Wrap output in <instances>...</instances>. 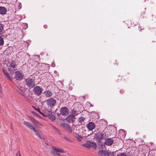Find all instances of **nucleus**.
<instances>
[{
  "label": "nucleus",
  "instance_id": "nucleus-20",
  "mask_svg": "<svg viewBox=\"0 0 156 156\" xmlns=\"http://www.w3.org/2000/svg\"><path fill=\"white\" fill-rule=\"evenodd\" d=\"M53 150L55 151H56V152L62 153H64V150L60 148L54 147L53 148Z\"/></svg>",
  "mask_w": 156,
  "mask_h": 156
},
{
  "label": "nucleus",
  "instance_id": "nucleus-51",
  "mask_svg": "<svg viewBox=\"0 0 156 156\" xmlns=\"http://www.w3.org/2000/svg\"><path fill=\"white\" fill-rule=\"evenodd\" d=\"M56 71H54V73H56Z\"/></svg>",
  "mask_w": 156,
  "mask_h": 156
},
{
  "label": "nucleus",
  "instance_id": "nucleus-17",
  "mask_svg": "<svg viewBox=\"0 0 156 156\" xmlns=\"http://www.w3.org/2000/svg\"><path fill=\"white\" fill-rule=\"evenodd\" d=\"M9 63L11 67L13 68H16L17 66L16 62L13 60H11Z\"/></svg>",
  "mask_w": 156,
  "mask_h": 156
},
{
  "label": "nucleus",
  "instance_id": "nucleus-11",
  "mask_svg": "<svg viewBox=\"0 0 156 156\" xmlns=\"http://www.w3.org/2000/svg\"><path fill=\"white\" fill-rule=\"evenodd\" d=\"M114 138H108L105 141V144L107 146H110L112 145L114 142V140L113 139Z\"/></svg>",
  "mask_w": 156,
  "mask_h": 156
},
{
  "label": "nucleus",
  "instance_id": "nucleus-26",
  "mask_svg": "<svg viewBox=\"0 0 156 156\" xmlns=\"http://www.w3.org/2000/svg\"><path fill=\"white\" fill-rule=\"evenodd\" d=\"M2 36H3V35L0 37V46L3 45L4 44V41L3 38L2 37Z\"/></svg>",
  "mask_w": 156,
  "mask_h": 156
},
{
  "label": "nucleus",
  "instance_id": "nucleus-49",
  "mask_svg": "<svg viewBox=\"0 0 156 156\" xmlns=\"http://www.w3.org/2000/svg\"><path fill=\"white\" fill-rule=\"evenodd\" d=\"M90 106H91V107H93V105H92L91 104H90Z\"/></svg>",
  "mask_w": 156,
  "mask_h": 156
},
{
  "label": "nucleus",
  "instance_id": "nucleus-3",
  "mask_svg": "<svg viewBox=\"0 0 156 156\" xmlns=\"http://www.w3.org/2000/svg\"><path fill=\"white\" fill-rule=\"evenodd\" d=\"M43 89L40 87L37 86L34 87L33 92L34 94L37 96H39L42 92Z\"/></svg>",
  "mask_w": 156,
  "mask_h": 156
},
{
  "label": "nucleus",
  "instance_id": "nucleus-50",
  "mask_svg": "<svg viewBox=\"0 0 156 156\" xmlns=\"http://www.w3.org/2000/svg\"><path fill=\"white\" fill-rule=\"evenodd\" d=\"M56 71H54V73H56Z\"/></svg>",
  "mask_w": 156,
  "mask_h": 156
},
{
  "label": "nucleus",
  "instance_id": "nucleus-12",
  "mask_svg": "<svg viewBox=\"0 0 156 156\" xmlns=\"http://www.w3.org/2000/svg\"><path fill=\"white\" fill-rule=\"evenodd\" d=\"M61 126L64 129H67L70 132V133H71L72 132V129L69 125H68L65 123H63L61 124Z\"/></svg>",
  "mask_w": 156,
  "mask_h": 156
},
{
  "label": "nucleus",
  "instance_id": "nucleus-46",
  "mask_svg": "<svg viewBox=\"0 0 156 156\" xmlns=\"http://www.w3.org/2000/svg\"><path fill=\"white\" fill-rule=\"evenodd\" d=\"M143 29H144V28H143H143H140V30H139V31H141Z\"/></svg>",
  "mask_w": 156,
  "mask_h": 156
},
{
  "label": "nucleus",
  "instance_id": "nucleus-41",
  "mask_svg": "<svg viewBox=\"0 0 156 156\" xmlns=\"http://www.w3.org/2000/svg\"><path fill=\"white\" fill-rule=\"evenodd\" d=\"M34 132H35L37 135L38 134L37 133H38V131L35 129L34 131Z\"/></svg>",
  "mask_w": 156,
  "mask_h": 156
},
{
  "label": "nucleus",
  "instance_id": "nucleus-45",
  "mask_svg": "<svg viewBox=\"0 0 156 156\" xmlns=\"http://www.w3.org/2000/svg\"><path fill=\"white\" fill-rule=\"evenodd\" d=\"M64 138L66 140H67L68 138H67L66 137H64Z\"/></svg>",
  "mask_w": 156,
  "mask_h": 156
},
{
  "label": "nucleus",
  "instance_id": "nucleus-38",
  "mask_svg": "<svg viewBox=\"0 0 156 156\" xmlns=\"http://www.w3.org/2000/svg\"><path fill=\"white\" fill-rule=\"evenodd\" d=\"M61 115V113L60 112V113H57V116L58 117H59V116Z\"/></svg>",
  "mask_w": 156,
  "mask_h": 156
},
{
  "label": "nucleus",
  "instance_id": "nucleus-7",
  "mask_svg": "<svg viewBox=\"0 0 156 156\" xmlns=\"http://www.w3.org/2000/svg\"><path fill=\"white\" fill-rule=\"evenodd\" d=\"M107 123L106 122L103 120H101L99 122L98 126L100 128L102 129H105L107 127Z\"/></svg>",
  "mask_w": 156,
  "mask_h": 156
},
{
  "label": "nucleus",
  "instance_id": "nucleus-44",
  "mask_svg": "<svg viewBox=\"0 0 156 156\" xmlns=\"http://www.w3.org/2000/svg\"><path fill=\"white\" fill-rule=\"evenodd\" d=\"M34 114H35L37 116H38V115H39L37 114L36 113H34Z\"/></svg>",
  "mask_w": 156,
  "mask_h": 156
},
{
  "label": "nucleus",
  "instance_id": "nucleus-22",
  "mask_svg": "<svg viewBox=\"0 0 156 156\" xmlns=\"http://www.w3.org/2000/svg\"><path fill=\"white\" fill-rule=\"evenodd\" d=\"M52 126L53 128V129L54 130L55 132L57 133L58 134L60 135L61 133L59 130L55 126L53 125H52Z\"/></svg>",
  "mask_w": 156,
  "mask_h": 156
},
{
  "label": "nucleus",
  "instance_id": "nucleus-13",
  "mask_svg": "<svg viewBox=\"0 0 156 156\" xmlns=\"http://www.w3.org/2000/svg\"><path fill=\"white\" fill-rule=\"evenodd\" d=\"M6 8L4 6H0V14L4 15L6 14Z\"/></svg>",
  "mask_w": 156,
  "mask_h": 156
},
{
  "label": "nucleus",
  "instance_id": "nucleus-40",
  "mask_svg": "<svg viewBox=\"0 0 156 156\" xmlns=\"http://www.w3.org/2000/svg\"><path fill=\"white\" fill-rule=\"evenodd\" d=\"M30 129H32L34 131L35 130V129L34 127H33V126H32V128H31Z\"/></svg>",
  "mask_w": 156,
  "mask_h": 156
},
{
  "label": "nucleus",
  "instance_id": "nucleus-30",
  "mask_svg": "<svg viewBox=\"0 0 156 156\" xmlns=\"http://www.w3.org/2000/svg\"><path fill=\"white\" fill-rule=\"evenodd\" d=\"M8 69L9 71L10 72V73H13L14 72V69H13L11 68H8Z\"/></svg>",
  "mask_w": 156,
  "mask_h": 156
},
{
  "label": "nucleus",
  "instance_id": "nucleus-37",
  "mask_svg": "<svg viewBox=\"0 0 156 156\" xmlns=\"http://www.w3.org/2000/svg\"><path fill=\"white\" fill-rule=\"evenodd\" d=\"M25 26H24V27H25V29H27L28 26V24L27 23H25V24H24Z\"/></svg>",
  "mask_w": 156,
  "mask_h": 156
},
{
  "label": "nucleus",
  "instance_id": "nucleus-21",
  "mask_svg": "<svg viewBox=\"0 0 156 156\" xmlns=\"http://www.w3.org/2000/svg\"><path fill=\"white\" fill-rule=\"evenodd\" d=\"M23 123L26 126L28 127L30 129L31 128H32V126H33V125L29 122L24 121L23 122Z\"/></svg>",
  "mask_w": 156,
  "mask_h": 156
},
{
  "label": "nucleus",
  "instance_id": "nucleus-9",
  "mask_svg": "<svg viewBox=\"0 0 156 156\" xmlns=\"http://www.w3.org/2000/svg\"><path fill=\"white\" fill-rule=\"evenodd\" d=\"M107 132H106L104 133H98L96 134V138L98 139V140H101L105 139L104 136H106V133Z\"/></svg>",
  "mask_w": 156,
  "mask_h": 156
},
{
  "label": "nucleus",
  "instance_id": "nucleus-14",
  "mask_svg": "<svg viewBox=\"0 0 156 156\" xmlns=\"http://www.w3.org/2000/svg\"><path fill=\"white\" fill-rule=\"evenodd\" d=\"M2 71L5 75L9 80H10L12 81L13 78L10 76V75L8 73L6 70H5L4 69H2Z\"/></svg>",
  "mask_w": 156,
  "mask_h": 156
},
{
  "label": "nucleus",
  "instance_id": "nucleus-2",
  "mask_svg": "<svg viewBox=\"0 0 156 156\" xmlns=\"http://www.w3.org/2000/svg\"><path fill=\"white\" fill-rule=\"evenodd\" d=\"M46 101L48 107L50 108L51 109L55 106L56 103V101L51 98L48 99Z\"/></svg>",
  "mask_w": 156,
  "mask_h": 156
},
{
  "label": "nucleus",
  "instance_id": "nucleus-54",
  "mask_svg": "<svg viewBox=\"0 0 156 156\" xmlns=\"http://www.w3.org/2000/svg\"><path fill=\"white\" fill-rule=\"evenodd\" d=\"M80 138L81 139H82V137H80Z\"/></svg>",
  "mask_w": 156,
  "mask_h": 156
},
{
  "label": "nucleus",
  "instance_id": "nucleus-31",
  "mask_svg": "<svg viewBox=\"0 0 156 156\" xmlns=\"http://www.w3.org/2000/svg\"><path fill=\"white\" fill-rule=\"evenodd\" d=\"M40 114L41 115L43 116L44 117H48V114H44L42 112L41 113L40 112Z\"/></svg>",
  "mask_w": 156,
  "mask_h": 156
},
{
  "label": "nucleus",
  "instance_id": "nucleus-4",
  "mask_svg": "<svg viewBox=\"0 0 156 156\" xmlns=\"http://www.w3.org/2000/svg\"><path fill=\"white\" fill-rule=\"evenodd\" d=\"M27 83V86L30 88H32L34 87L35 85L34 80L32 79H27L26 80Z\"/></svg>",
  "mask_w": 156,
  "mask_h": 156
},
{
  "label": "nucleus",
  "instance_id": "nucleus-33",
  "mask_svg": "<svg viewBox=\"0 0 156 156\" xmlns=\"http://www.w3.org/2000/svg\"><path fill=\"white\" fill-rule=\"evenodd\" d=\"M117 77L118 78V79H117V80H118L117 81V82L120 81L122 79V77L119 76H118Z\"/></svg>",
  "mask_w": 156,
  "mask_h": 156
},
{
  "label": "nucleus",
  "instance_id": "nucleus-10",
  "mask_svg": "<svg viewBox=\"0 0 156 156\" xmlns=\"http://www.w3.org/2000/svg\"><path fill=\"white\" fill-rule=\"evenodd\" d=\"M98 154L99 156H109L108 152L105 150H101L99 151Z\"/></svg>",
  "mask_w": 156,
  "mask_h": 156
},
{
  "label": "nucleus",
  "instance_id": "nucleus-1",
  "mask_svg": "<svg viewBox=\"0 0 156 156\" xmlns=\"http://www.w3.org/2000/svg\"><path fill=\"white\" fill-rule=\"evenodd\" d=\"M82 146L88 148L91 147L94 150L97 147L96 144L95 143L89 140L87 141L84 144L82 145Z\"/></svg>",
  "mask_w": 156,
  "mask_h": 156
},
{
  "label": "nucleus",
  "instance_id": "nucleus-24",
  "mask_svg": "<svg viewBox=\"0 0 156 156\" xmlns=\"http://www.w3.org/2000/svg\"><path fill=\"white\" fill-rule=\"evenodd\" d=\"M85 119V118L82 116L79 118L78 121L79 122L81 123H82L83 122H84V120Z\"/></svg>",
  "mask_w": 156,
  "mask_h": 156
},
{
  "label": "nucleus",
  "instance_id": "nucleus-8",
  "mask_svg": "<svg viewBox=\"0 0 156 156\" xmlns=\"http://www.w3.org/2000/svg\"><path fill=\"white\" fill-rule=\"evenodd\" d=\"M86 127L89 130L92 131L95 129V125L93 122H90L86 125Z\"/></svg>",
  "mask_w": 156,
  "mask_h": 156
},
{
  "label": "nucleus",
  "instance_id": "nucleus-34",
  "mask_svg": "<svg viewBox=\"0 0 156 156\" xmlns=\"http://www.w3.org/2000/svg\"><path fill=\"white\" fill-rule=\"evenodd\" d=\"M124 92V91L122 89L120 90V93L121 94H123Z\"/></svg>",
  "mask_w": 156,
  "mask_h": 156
},
{
  "label": "nucleus",
  "instance_id": "nucleus-23",
  "mask_svg": "<svg viewBox=\"0 0 156 156\" xmlns=\"http://www.w3.org/2000/svg\"><path fill=\"white\" fill-rule=\"evenodd\" d=\"M71 114L72 115H73L75 117V116L77 115L78 114V112L77 111H76L74 109L71 110Z\"/></svg>",
  "mask_w": 156,
  "mask_h": 156
},
{
  "label": "nucleus",
  "instance_id": "nucleus-27",
  "mask_svg": "<svg viewBox=\"0 0 156 156\" xmlns=\"http://www.w3.org/2000/svg\"><path fill=\"white\" fill-rule=\"evenodd\" d=\"M51 153L54 156H61V155L57 153L55 151H54L53 152H52Z\"/></svg>",
  "mask_w": 156,
  "mask_h": 156
},
{
  "label": "nucleus",
  "instance_id": "nucleus-43",
  "mask_svg": "<svg viewBox=\"0 0 156 156\" xmlns=\"http://www.w3.org/2000/svg\"><path fill=\"white\" fill-rule=\"evenodd\" d=\"M51 66L52 67H54L55 66V64H52L51 65Z\"/></svg>",
  "mask_w": 156,
  "mask_h": 156
},
{
  "label": "nucleus",
  "instance_id": "nucleus-25",
  "mask_svg": "<svg viewBox=\"0 0 156 156\" xmlns=\"http://www.w3.org/2000/svg\"><path fill=\"white\" fill-rule=\"evenodd\" d=\"M16 90L18 91L19 93L22 94L20 91H23V90L22 89V88L21 87H17V88H16Z\"/></svg>",
  "mask_w": 156,
  "mask_h": 156
},
{
  "label": "nucleus",
  "instance_id": "nucleus-39",
  "mask_svg": "<svg viewBox=\"0 0 156 156\" xmlns=\"http://www.w3.org/2000/svg\"><path fill=\"white\" fill-rule=\"evenodd\" d=\"M43 27L45 29H47L48 27V26L47 25H44Z\"/></svg>",
  "mask_w": 156,
  "mask_h": 156
},
{
  "label": "nucleus",
  "instance_id": "nucleus-29",
  "mask_svg": "<svg viewBox=\"0 0 156 156\" xmlns=\"http://www.w3.org/2000/svg\"><path fill=\"white\" fill-rule=\"evenodd\" d=\"M117 156H126V154L124 153H120L117 155Z\"/></svg>",
  "mask_w": 156,
  "mask_h": 156
},
{
  "label": "nucleus",
  "instance_id": "nucleus-42",
  "mask_svg": "<svg viewBox=\"0 0 156 156\" xmlns=\"http://www.w3.org/2000/svg\"><path fill=\"white\" fill-rule=\"evenodd\" d=\"M45 66V65L44 64H42V65H41V66H43V67H44V66Z\"/></svg>",
  "mask_w": 156,
  "mask_h": 156
},
{
  "label": "nucleus",
  "instance_id": "nucleus-5",
  "mask_svg": "<svg viewBox=\"0 0 156 156\" xmlns=\"http://www.w3.org/2000/svg\"><path fill=\"white\" fill-rule=\"evenodd\" d=\"M60 112L62 115L66 116H67L69 114V109L66 107L61 108Z\"/></svg>",
  "mask_w": 156,
  "mask_h": 156
},
{
  "label": "nucleus",
  "instance_id": "nucleus-18",
  "mask_svg": "<svg viewBox=\"0 0 156 156\" xmlns=\"http://www.w3.org/2000/svg\"><path fill=\"white\" fill-rule=\"evenodd\" d=\"M44 93L45 96L47 97H51L52 94V92L49 90H47Z\"/></svg>",
  "mask_w": 156,
  "mask_h": 156
},
{
  "label": "nucleus",
  "instance_id": "nucleus-32",
  "mask_svg": "<svg viewBox=\"0 0 156 156\" xmlns=\"http://www.w3.org/2000/svg\"><path fill=\"white\" fill-rule=\"evenodd\" d=\"M37 111L39 112V113L40 114V112H41L40 111V109L39 108H36L35 107H33Z\"/></svg>",
  "mask_w": 156,
  "mask_h": 156
},
{
  "label": "nucleus",
  "instance_id": "nucleus-15",
  "mask_svg": "<svg viewBox=\"0 0 156 156\" xmlns=\"http://www.w3.org/2000/svg\"><path fill=\"white\" fill-rule=\"evenodd\" d=\"M75 118L71 115L66 117V119L69 123H72L74 121Z\"/></svg>",
  "mask_w": 156,
  "mask_h": 156
},
{
  "label": "nucleus",
  "instance_id": "nucleus-16",
  "mask_svg": "<svg viewBox=\"0 0 156 156\" xmlns=\"http://www.w3.org/2000/svg\"><path fill=\"white\" fill-rule=\"evenodd\" d=\"M29 118H30V119L31 120V121L32 122H33L34 123L37 125V126H40V125H41V124L40 122H39L38 121L36 120L34 118H33V117L31 116H30L29 117Z\"/></svg>",
  "mask_w": 156,
  "mask_h": 156
},
{
  "label": "nucleus",
  "instance_id": "nucleus-52",
  "mask_svg": "<svg viewBox=\"0 0 156 156\" xmlns=\"http://www.w3.org/2000/svg\"><path fill=\"white\" fill-rule=\"evenodd\" d=\"M150 156H156L151 155H150Z\"/></svg>",
  "mask_w": 156,
  "mask_h": 156
},
{
  "label": "nucleus",
  "instance_id": "nucleus-35",
  "mask_svg": "<svg viewBox=\"0 0 156 156\" xmlns=\"http://www.w3.org/2000/svg\"><path fill=\"white\" fill-rule=\"evenodd\" d=\"M16 156H21L20 151H19L17 153H16Z\"/></svg>",
  "mask_w": 156,
  "mask_h": 156
},
{
  "label": "nucleus",
  "instance_id": "nucleus-6",
  "mask_svg": "<svg viewBox=\"0 0 156 156\" xmlns=\"http://www.w3.org/2000/svg\"><path fill=\"white\" fill-rule=\"evenodd\" d=\"M24 77L23 74L19 71L15 72V78L17 80L20 81L22 80Z\"/></svg>",
  "mask_w": 156,
  "mask_h": 156
},
{
  "label": "nucleus",
  "instance_id": "nucleus-47",
  "mask_svg": "<svg viewBox=\"0 0 156 156\" xmlns=\"http://www.w3.org/2000/svg\"><path fill=\"white\" fill-rule=\"evenodd\" d=\"M41 69V70H45L44 68H43V69Z\"/></svg>",
  "mask_w": 156,
  "mask_h": 156
},
{
  "label": "nucleus",
  "instance_id": "nucleus-53",
  "mask_svg": "<svg viewBox=\"0 0 156 156\" xmlns=\"http://www.w3.org/2000/svg\"><path fill=\"white\" fill-rule=\"evenodd\" d=\"M49 112L50 113H51V112H50V111H49Z\"/></svg>",
  "mask_w": 156,
  "mask_h": 156
},
{
  "label": "nucleus",
  "instance_id": "nucleus-48",
  "mask_svg": "<svg viewBox=\"0 0 156 156\" xmlns=\"http://www.w3.org/2000/svg\"><path fill=\"white\" fill-rule=\"evenodd\" d=\"M144 12H143V13H141V15L142 16H143V15H144Z\"/></svg>",
  "mask_w": 156,
  "mask_h": 156
},
{
  "label": "nucleus",
  "instance_id": "nucleus-36",
  "mask_svg": "<svg viewBox=\"0 0 156 156\" xmlns=\"http://www.w3.org/2000/svg\"><path fill=\"white\" fill-rule=\"evenodd\" d=\"M119 131L120 132L122 131L124 134H125V133L126 131L124 130H123L122 129H121Z\"/></svg>",
  "mask_w": 156,
  "mask_h": 156
},
{
  "label": "nucleus",
  "instance_id": "nucleus-19",
  "mask_svg": "<svg viewBox=\"0 0 156 156\" xmlns=\"http://www.w3.org/2000/svg\"><path fill=\"white\" fill-rule=\"evenodd\" d=\"M48 117L52 122L54 121L55 119V117L52 114H48Z\"/></svg>",
  "mask_w": 156,
  "mask_h": 156
},
{
  "label": "nucleus",
  "instance_id": "nucleus-28",
  "mask_svg": "<svg viewBox=\"0 0 156 156\" xmlns=\"http://www.w3.org/2000/svg\"><path fill=\"white\" fill-rule=\"evenodd\" d=\"M38 136L42 140H44V137L41 134H37Z\"/></svg>",
  "mask_w": 156,
  "mask_h": 156
}]
</instances>
